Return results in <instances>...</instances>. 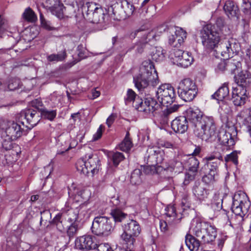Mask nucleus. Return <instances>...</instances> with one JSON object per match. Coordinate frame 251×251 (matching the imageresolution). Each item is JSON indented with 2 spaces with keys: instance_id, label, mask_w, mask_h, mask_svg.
<instances>
[{
  "instance_id": "nucleus-10",
  "label": "nucleus",
  "mask_w": 251,
  "mask_h": 251,
  "mask_svg": "<svg viewBox=\"0 0 251 251\" xmlns=\"http://www.w3.org/2000/svg\"><path fill=\"white\" fill-rule=\"evenodd\" d=\"M21 123L22 125L17 122L2 124L0 126V133H3V137L16 140L22 135L24 131V122Z\"/></svg>"
},
{
  "instance_id": "nucleus-23",
  "label": "nucleus",
  "mask_w": 251,
  "mask_h": 251,
  "mask_svg": "<svg viewBox=\"0 0 251 251\" xmlns=\"http://www.w3.org/2000/svg\"><path fill=\"white\" fill-rule=\"evenodd\" d=\"M23 117L32 127L35 126L40 120V113L33 109H28L23 111L21 113V118Z\"/></svg>"
},
{
  "instance_id": "nucleus-28",
  "label": "nucleus",
  "mask_w": 251,
  "mask_h": 251,
  "mask_svg": "<svg viewBox=\"0 0 251 251\" xmlns=\"http://www.w3.org/2000/svg\"><path fill=\"white\" fill-rule=\"evenodd\" d=\"M224 11L229 18H238L239 10L237 5L234 2L227 0L224 6Z\"/></svg>"
},
{
  "instance_id": "nucleus-64",
  "label": "nucleus",
  "mask_w": 251,
  "mask_h": 251,
  "mask_svg": "<svg viewBox=\"0 0 251 251\" xmlns=\"http://www.w3.org/2000/svg\"><path fill=\"white\" fill-rule=\"evenodd\" d=\"M97 251H111L112 249L110 246L107 243H101L97 245Z\"/></svg>"
},
{
  "instance_id": "nucleus-20",
  "label": "nucleus",
  "mask_w": 251,
  "mask_h": 251,
  "mask_svg": "<svg viewBox=\"0 0 251 251\" xmlns=\"http://www.w3.org/2000/svg\"><path fill=\"white\" fill-rule=\"evenodd\" d=\"M209 225L208 223L202 221L199 218H196L191 221L190 230L196 236L201 238Z\"/></svg>"
},
{
  "instance_id": "nucleus-9",
  "label": "nucleus",
  "mask_w": 251,
  "mask_h": 251,
  "mask_svg": "<svg viewBox=\"0 0 251 251\" xmlns=\"http://www.w3.org/2000/svg\"><path fill=\"white\" fill-rule=\"evenodd\" d=\"M156 96L158 101L163 105L171 104L176 98L174 88L170 84L160 85L156 92Z\"/></svg>"
},
{
  "instance_id": "nucleus-47",
  "label": "nucleus",
  "mask_w": 251,
  "mask_h": 251,
  "mask_svg": "<svg viewBox=\"0 0 251 251\" xmlns=\"http://www.w3.org/2000/svg\"><path fill=\"white\" fill-rule=\"evenodd\" d=\"M221 50L219 51L221 53L222 59L223 60H228L233 57L234 53L232 48H221Z\"/></svg>"
},
{
  "instance_id": "nucleus-56",
  "label": "nucleus",
  "mask_w": 251,
  "mask_h": 251,
  "mask_svg": "<svg viewBox=\"0 0 251 251\" xmlns=\"http://www.w3.org/2000/svg\"><path fill=\"white\" fill-rule=\"evenodd\" d=\"M91 53L88 50L87 48H78L77 50V54L79 59L77 61H79L81 59H84L89 56Z\"/></svg>"
},
{
  "instance_id": "nucleus-63",
  "label": "nucleus",
  "mask_w": 251,
  "mask_h": 251,
  "mask_svg": "<svg viewBox=\"0 0 251 251\" xmlns=\"http://www.w3.org/2000/svg\"><path fill=\"white\" fill-rule=\"evenodd\" d=\"M41 217L40 223L42 224L44 222L49 221L51 219V213L49 210H45L41 213Z\"/></svg>"
},
{
  "instance_id": "nucleus-11",
  "label": "nucleus",
  "mask_w": 251,
  "mask_h": 251,
  "mask_svg": "<svg viewBox=\"0 0 251 251\" xmlns=\"http://www.w3.org/2000/svg\"><path fill=\"white\" fill-rule=\"evenodd\" d=\"M134 107L136 109L146 114L153 113L160 106L156 100L151 97H147L144 100L137 98Z\"/></svg>"
},
{
  "instance_id": "nucleus-4",
  "label": "nucleus",
  "mask_w": 251,
  "mask_h": 251,
  "mask_svg": "<svg viewBox=\"0 0 251 251\" xmlns=\"http://www.w3.org/2000/svg\"><path fill=\"white\" fill-rule=\"evenodd\" d=\"M167 30L171 34L168 36L169 44L173 47H178L182 45L184 39L186 38V32L182 28L171 26L168 27L166 25H162L157 28L156 34L162 33Z\"/></svg>"
},
{
  "instance_id": "nucleus-43",
  "label": "nucleus",
  "mask_w": 251,
  "mask_h": 251,
  "mask_svg": "<svg viewBox=\"0 0 251 251\" xmlns=\"http://www.w3.org/2000/svg\"><path fill=\"white\" fill-rule=\"evenodd\" d=\"M23 17L25 20L31 23L35 22L37 19L35 13L29 7L25 9L23 14Z\"/></svg>"
},
{
  "instance_id": "nucleus-17",
  "label": "nucleus",
  "mask_w": 251,
  "mask_h": 251,
  "mask_svg": "<svg viewBox=\"0 0 251 251\" xmlns=\"http://www.w3.org/2000/svg\"><path fill=\"white\" fill-rule=\"evenodd\" d=\"M204 117H208L203 116L202 112L199 109L189 108L187 111V120L189 122L190 126L193 128L194 131L195 128L201 125Z\"/></svg>"
},
{
  "instance_id": "nucleus-48",
  "label": "nucleus",
  "mask_w": 251,
  "mask_h": 251,
  "mask_svg": "<svg viewBox=\"0 0 251 251\" xmlns=\"http://www.w3.org/2000/svg\"><path fill=\"white\" fill-rule=\"evenodd\" d=\"M63 6L60 4V2L55 6L49 8L53 15H55L58 18H62L63 17Z\"/></svg>"
},
{
  "instance_id": "nucleus-5",
  "label": "nucleus",
  "mask_w": 251,
  "mask_h": 251,
  "mask_svg": "<svg viewBox=\"0 0 251 251\" xmlns=\"http://www.w3.org/2000/svg\"><path fill=\"white\" fill-rule=\"evenodd\" d=\"M216 126L212 117H204L200 126L194 129V134L202 140L207 141L216 135Z\"/></svg>"
},
{
  "instance_id": "nucleus-54",
  "label": "nucleus",
  "mask_w": 251,
  "mask_h": 251,
  "mask_svg": "<svg viewBox=\"0 0 251 251\" xmlns=\"http://www.w3.org/2000/svg\"><path fill=\"white\" fill-rule=\"evenodd\" d=\"M65 57L66 52L65 51H63V52L60 54H53L48 56V59L50 61H61L65 59Z\"/></svg>"
},
{
  "instance_id": "nucleus-18",
  "label": "nucleus",
  "mask_w": 251,
  "mask_h": 251,
  "mask_svg": "<svg viewBox=\"0 0 251 251\" xmlns=\"http://www.w3.org/2000/svg\"><path fill=\"white\" fill-rule=\"evenodd\" d=\"M75 246L79 250L95 249L97 246L96 238L91 235L80 236L75 239Z\"/></svg>"
},
{
  "instance_id": "nucleus-59",
  "label": "nucleus",
  "mask_w": 251,
  "mask_h": 251,
  "mask_svg": "<svg viewBox=\"0 0 251 251\" xmlns=\"http://www.w3.org/2000/svg\"><path fill=\"white\" fill-rule=\"evenodd\" d=\"M40 20L41 26L44 29L48 30H52L54 29V27L50 25V22L47 21L42 14H40Z\"/></svg>"
},
{
  "instance_id": "nucleus-51",
  "label": "nucleus",
  "mask_w": 251,
  "mask_h": 251,
  "mask_svg": "<svg viewBox=\"0 0 251 251\" xmlns=\"http://www.w3.org/2000/svg\"><path fill=\"white\" fill-rule=\"evenodd\" d=\"M242 126H244L251 137V109L249 111L248 116L244 119Z\"/></svg>"
},
{
  "instance_id": "nucleus-35",
  "label": "nucleus",
  "mask_w": 251,
  "mask_h": 251,
  "mask_svg": "<svg viewBox=\"0 0 251 251\" xmlns=\"http://www.w3.org/2000/svg\"><path fill=\"white\" fill-rule=\"evenodd\" d=\"M185 243L191 251H198L200 246L199 240L189 234L185 237Z\"/></svg>"
},
{
  "instance_id": "nucleus-14",
  "label": "nucleus",
  "mask_w": 251,
  "mask_h": 251,
  "mask_svg": "<svg viewBox=\"0 0 251 251\" xmlns=\"http://www.w3.org/2000/svg\"><path fill=\"white\" fill-rule=\"evenodd\" d=\"M149 159L151 161H155L156 164L160 165L162 168L168 169L169 166L166 164L165 159V152L163 150L157 147H149L147 150Z\"/></svg>"
},
{
  "instance_id": "nucleus-61",
  "label": "nucleus",
  "mask_w": 251,
  "mask_h": 251,
  "mask_svg": "<svg viewBox=\"0 0 251 251\" xmlns=\"http://www.w3.org/2000/svg\"><path fill=\"white\" fill-rule=\"evenodd\" d=\"M205 159L208 161L207 163H211L213 162L218 161L220 164V161L223 160V157L221 155L216 156L215 155H210L206 156Z\"/></svg>"
},
{
  "instance_id": "nucleus-50",
  "label": "nucleus",
  "mask_w": 251,
  "mask_h": 251,
  "mask_svg": "<svg viewBox=\"0 0 251 251\" xmlns=\"http://www.w3.org/2000/svg\"><path fill=\"white\" fill-rule=\"evenodd\" d=\"M76 208V209H79V212L78 214L79 221L88 218L89 214L87 210L88 208L85 205H81L79 206Z\"/></svg>"
},
{
  "instance_id": "nucleus-36",
  "label": "nucleus",
  "mask_w": 251,
  "mask_h": 251,
  "mask_svg": "<svg viewBox=\"0 0 251 251\" xmlns=\"http://www.w3.org/2000/svg\"><path fill=\"white\" fill-rule=\"evenodd\" d=\"M167 50L163 48H154V50L151 52V58L152 60L159 62L164 60L165 57L168 56Z\"/></svg>"
},
{
  "instance_id": "nucleus-53",
  "label": "nucleus",
  "mask_w": 251,
  "mask_h": 251,
  "mask_svg": "<svg viewBox=\"0 0 251 251\" xmlns=\"http://www.w3.org/2000/svg\"><path fill=\"white\" fill-rule=\"evenodd\" d=\"M181 205L184 209L190 208L191 207V202L189 195L185 193L183 195L181 199Z\"/></svg>"
},
{
  "instance_id": "nucleus-40",
  "label": "nucleus",
  "mask_w": 251,
  "mask_h": 251,
  "mask_svg": "<svg viewBox=\"0 0 251 251\" xmlns=\"http://www.w3.org/2000/svg\"><path fill=\"white\" fill-rule=\"evenodd\" d=\"M120 6L126 16H130L134 12L133 5L127 0H122L121 2Z\"/></svg>"
},
{
  "instance_id": "nucleus-46",
  "label": "nucleus",
  "mask_w": 251,
  "mask_h": 251,
  "mask_svg": "<svg viewBox=\"0 0 251 251\" xmlns=\"http://www.w3.org/2000/svg\"><path fill=\"white\" fill-rule=\"evenodd\" d=\"M56 111L55 110H49L46 108L42 109L40 112V115L44 118L52 121L56 116Z\"/></svg>"
},
{
  "instance_id": "nucleus-55",
  "label": "nucleus",
  "mask_w": 251,
  "mask_h": 251,
  "mask_svg": "<svg viewBox=\"0 0 251 251\" xmlns=\"http://www.w3.org/2000/svg\"><path fill=\"white\" fill-rule=\"evenodd\" d=\"M125 159V157L122 153L116 152L114 153L112 156V159L114 165L117 166L120 162Z\"/></svg>"
},
{
  "instance_id": "nucleus-58",
  "label": "nucleus",
  "mask_w": 251,
  "mask_h": 251,
  "mask_svg": "<svg viewBox=\"0 0 251 251\" xmlns=\"http://www.w3.org/2000/svg\"><path fill=\"white\" fill-rule=\"evenodd\" d=\"M43 6L47 9L52 8L59 3V0H41Z\"/></svg>"
},
{
  "instance_id": "nucleus-3",
  "label": "nucleus",
  "mask_w": 251,
  "mask_h": 251,
  "mask_svg": "<svg viewBox=\"0 0 251 251\" xmlns=\"http://www.w3.org/2000/svg\"><path fill=\"white\" fill-rule=\"evenodd\" d=\"M225 22L222 18H218L215 24H207L201 31L202 45L206 47H215L220 42Z\"/></svg>"
},
{
  "instance_id": "nucleus-29",
  "label": "nucleus",
  "mask_w": 251,
  "mask_h": 251,
  "mask_svg": "<svg viewBox=\"0 0 251 251\" xmlns=\"http://www.w3.org/2000/svg\"><path fill=\"white\" fill-rule=\"evenodd\" d=\"M217 236V230L216 227L211 225H209L205 229L203 235L201 237V241L204 244H208L214 241Z\"/></svg>"
},
{
  "instance_id": "nucleus-62",
  "label": "nucleus",
  "mask_w": 251,
  "mask_h": 251,
  "mask_svg": "<svg viewBox=\"0 0 251 251\" xmlns=\"http://www.w3.org/2000/svg\"><path fill=\"white\" fill-rule=\"evenodd\" d=\"M242 10L247 15L251 14V3L249 1H244L242 5Z\"/></svg>"
},
{
  "instance_id": "nucleus-52",
  "label": "nucleus",
  "mask_w": 251,
  "mask_h": 251,
  "mask_svg": "<svg viewBox=\"0 0 251 251\" xmlns=\"http://www.w3.org/2000/svg\"><path fill=\"white\" fill-rule=\"evenodd\" d=\"M240 63L234 61L233 59H229L226 61V70L234 73L237 68L239 67Z\"/></svg>"
},
{
  "instance_id": "nucleus-6",
  "label": "nucleus",
  "mask_w": 251,
  "mask_h": 251,
  "mask_svg": "<svg viewBox=\"0 0 251 251\" xmlns=\"http://www.w3.org/2000/svg\"><path fill=\"white\" fill-rule=\"evenodd\" d=\"M179 96L185 101L192 100L197 96L198 88L195 82L189 78L180 81L177 87Z\"/></svg>"
},
{
  "instance_id": "nucleus-15",
  "label": "nucleus",
  "mask_w": 251,
  "mask_h": 251,
  "mask_svg": "<svg viewBox=\"0 0 251 251\" xmlns=\"http://www.w3.org/2000/svg\"><path fill=\"white\" fill-rule=\"evenodd\" d=\"M188 167V171L185 175L183 184L185 185H188L190 181L194 179L197 173L199 166V161L195 156L190 157L186 161Z\"/></svg>"
},
{
  "instance_id": "nucleus-57",
  "label": "nucleus",
  "mask_w": 251,
  "mask_h": 251,
  "mask_svg": "<svg viewBox=\"0 0 251 251\" xmlns=\"http://www.w3.org/2000/svg\"><path fill=\"white\" fill-rule=\"evenodd\" d=\"M179 107V105L178 104H174L173 106L167 107L163 112V116L168 118L173 113L176 112Z\"/></svg>"
},
{
  "instance_id": "nucleus-19",
  "label": "nucleus",
  "mask_w": 251,
  "mask_h": 251,
  "mask_svg": "<svg viewBox=\"0 0 251 251\" xmlns=\"http://www.w3.org/2000/svg\"><path fill=\"white\" fill-rule=\"evenodd\" d=\"M219 165V162L218 161L213 162L212 163H208L205 164L201 170L202 171V169L208 168L209 171L206 173V174L202 177V181L207 184L213 183L215 181V176L217 174L218 167Z\"/></svg>"
},
{
  "instance_id": "nucleus-60",
  "label": "nucleus",
  "mask_w": 251,
  "mask_h": 251,
  "mask_svg": "<svg viewBox=\"0 0 251 251\" xmlns=\"http://www.w3.org/2000/svg\"><path fill=\"white\" fill-rule=\"evenodd\" d=\"M7 27V23L6 20L3 16L0 15V37H2V35L6 31Z\"/></svg>"
},
{
  "instance_id": "nucleus-7",
  "label": "nucleus",
  "mask_w": 251,
  "mask_h": 251,
  "mask_svg": "<svg viewBox=\"0 0 251 251\" xmlns=\"http://www.w3.org/2000/svg\"><path fill=\"white\" fill-rule=\"evenodd\" d=\"M231 210L236 215L243 217L250 207L249 198L245 193L239 191L235 193L232 199Z\"/></svg>"
},
{
  "instance_id": "nucleus-49",
  "label": "nucleus",
  "mask_w": 251,
  "mask_h": 251,
  "mask_svg": "<svg viewBox=\"0 0 251 251\" xmlns=\"http://www.w3.org/2000/svg\"><path fill=\"white\" fill-rule=\"evenodd\" d=\"M141 170L139 169H135L131 175L130 181L133 184H137L141 181Z\"/></svg>"
},
{
  "instance_id": "nucleus-1",
  "label": "nucleus",
  "mask_w": 251,
  "mask_h": 251,
  "mask_svg": "<svg viewBox=\"0 0 251 251\" xmlns=\"http://www.w3.org/2000/svg\"><path fill=\"white\" fill-rule=\"evenodd\" d=\"M70 9H74L75 16L82 15L84 19L94 24L104 22L106 16L102 7L94 2H86L79 0L70 5Z\"/></svg>"
},
{
  "instance_id": "nucleus-42",
  "label": "nucleus",
  "mask_w": 251,
  "mask_h": 251,
  "mask_svg": "<svg viewBox=\"0 0 251 251\" xmlns=\"http://www.w3.org/2000/svg\"><path fill=\"white\" fill-rule=\"evenodd\" d=\"M222 208V204L220 202H213L208 209V212L213 217H217Z\"/></svg>"
},
{
  "instance_id": "nucleus-45",
  "label": "nucleus",
  "mask_w": 251,
  "mask_h": 251,
  "mask_svg": "<svg viewBox=\"0 0 251 251\" xmlns=\"http://www.w3.org/2000/svg\"><path fill=\"white\" fill-rule=\"evenodd\" d=\"M86 166V161L81 158L78 159L76 163L77 170L84 175H88L89 173Z\"/></svg>"
},
{
  "instance_id": "nucleus-31",
  "label": "nucleus",
  "mask_w": 251,
  "mask_h": 251,
  "mask_svg": "<svg viewBox=\"0 0 251 251\" xmlns=\"http://www.w3.org/2000/svg\"><path fill=\"white\" fill-rule=\"evenodd\" d=\"M141 231L139 224L135 220H131L126 225H125L124 232L132 234L133 236H138Z\"/></svg>"
},
{
  "instance_id": "nucleus-21",
  "label": "nucleus",
  "mask_w": 251,
  "mask_h": 251,
  "mask_svg": "<svg viewBox=\"0 0 251 251\" xmlns=\"http://www.w3.org/2000/svg\"><path fill=\"white\" fill-rule=\"evenodd\" d=\"M246 89L242 87H233L231 100L236 106H241L245 103L247 98Z\"/></svg>"
},
{
  "instance_id": "nucleus-37",
  "label": "nucleus",
  "mask_w": 251,
  "mask_h": 251,
  "mask_svg": "<svg viewBox=\"0 0 251 251\" xmlns=\"http://www.w3.org/2000/svg\"><path fill=\"white\" fill-rule=\"evenodd\" d=\"M169 50L168 51V56L171 59L173 60L174 63L176 64L177 60L180 59L181 56L185 52L178 48H168Z\"/></svg>"
},
{
  "instance_id": "nucleus-26",
  "label": "nucleus",
  "mask_w": 251,
  "mask_h": 251,
  "mask_svg": "<svg viewBox=\"0 0 251 251\" xmlns=\"http://www.w3.org/2000/svg\"><path fill=\"white\" fill-rule=\"evenodd\" d=\"M192 192L194 196L199 200L203 201L207 199L209 194V190L199 182H196L193 186Z\"/></svg>"
},
{
  "instance_id": "nucleus-24",
  "label": "nucleus",
  "mask_w": 251,
  "mask_h": 251,
  "mask_svg": "<svg viewBox=\"0 0 251 251\" xmlns=\"http://www.w3.org/2000/svg\"><path fill=\"white\" fill-rule=\"evenodd\" d=\"M165 210V219L169 225H174L180 221L181 215L176 213V207L174 205H168Z\"/></svg>"
},
{
  "instance_id": "nucleus-13",
  "label": "nucleus",
  "mask_w": 251,
  "mask_h": 251,
  "mask_svg": "<svg viewBox=\"0 0 251 251\" xmlns=\"http://www.w3.org/2000/svg\"><path fill=\"white\" fill-rule=\"evenodd\" d=\"M237 134L234 126L228 127L226 129H222L220 131L218 135L219 140L221 144L230 148L234 145Z\"/></svg>"
},
{
  "instance_id": "nucleus-22",
  "label": "nucleus",
  "mask_w": 251,
  "mask_h": 251,
  "mask_svg": "<svg viewBox=\"0 0 251 251\" xmlns=\"http://www.w3.org/2000/svg\"><path fill=\"white\" fill-rule=\"evenodd\" d=\"M171 127L176 133H184L188 129V122L185 116L176 117L172 121Z\"/></svg>"
},
{
  "instance_id": "nucleus-8",
  "label": "nucleus",
  "mask_w": 251,
  "mask_h": 251,
  "mask_svg": "<svg viewBox=\"0 0 251 251\" xmlns=\"http://www.w3.org/2000/svg\"><path fill=\"white\" fill-rule=\"evenodd\" d=\"M112 220L104 216L96 217L93 222L92 229L98 235L108 236L113 230Z\"/></svg>"
},
{
  "instance_id": "nucleus-16",
  "label": "nucleus",
  "mask_w": 251,
  "mask_h": 251,
  "mask_svg": "<svg viewBox=\"0 0 251 251\" xmlns=\"http://www.w3.org/2000/svg\"><path fill=\"white\" fill-rule=\"evenodd\" d=\"M79 209L73 208L69 207L68 206L63 209L62 213L58 214L54 217H59L61 223H65V222L72 223H77L79 221L78 214Z\"/></svg>"
},
{
  "instance_id": "nucleus-44",
  "label": "nucleus",
  "mask_w": 251,
  "mask_h": 251,
  "mask_svg": "<svg viewBox=\"0 0 251 251\" xmlns=\"http://www.w3.org/2000/svg\"><path fill=\"white\" fill-rule=\"evenodd\" d=\"M241 154L239 151H234L225 157L226 162H231L235 165L238 164V155Z\"/></svg>"
},
{
  "instance_id": "nucleus-2",
  "label": "nucleus",
  "mask_w": 251,
  "mask_h": 251,
  "mask_svg": "<svg viewBox=\"0 0 251 251\" xmlns=\"http://www.w3.org/2000/svg\"><path fill=\"white\" fill-rule=\"evenodd\" d=\"M135 85L139 90L148 86L155 87L159 83L157 71L151 61H145L140 68V74L134 77Z\"/></svg>"
},
{
  "instance_id": "nucleus-33",
  "label": "nucleus",
  "mask_w": 251,
  "mask_h": 251,
  "mask_svg": "<svg viewBox=\"0 0 251 251\" xmlns=\"http://www.w3.org/2000/svg\"><path fill=\"white\" fill-rule=\"evenodd\" d=\"M229 97V89L226 84L224 83L218 90L212 95L213 99L218 100H223Z\"/></svg>"
},
{
  "instance_id": "nucleus-25",
  "label": "nucleus",
  "mask_w": 251,
  "mask_h": 251,
  "mask_svg": "<svg viewBox=\"0 0 251 251\" xmlns=\"http://www.w3.org/2000/svg\"><path fill=\"white\" fill-rule=\"evenodd\" d=\"M237 87L245 88L251 83V74L246 71H242L234 76Z\"/></svg>"
},
{
  "instance_id": "nucleus-39",
  "label": "nucleus",
  "mask_w": 251,
  "mask_h": 251,
  "mask_svg": "<svg viewBox=\"0 0 251 251\" xmlns=\"http://www.w3.org/2000/svg\"><path fill=\"white\" fill-rule=\"evenodd\" d=\"M137 98H140L136 93L130 89L127 90L126 96L125 97V102L126 105H128L130 103L132 104L133 106L134 107L135 101Z\"/></svg>"
},
{
  "instance_id": "nucleus-12",
  "label": "nucleus",
  "mask_w": 251,
  "mask_h": 251,
  "mask_svg": "<svg viewBox=\"0 0 251 251\" xmlns=\"http://www.w3.org/2000/svg\"><path fill=\"white\" fill-rule=\"evenodd\" d=\"M59 217H54L51 221V224L56 227L57 229L62 232L66 231L67 235L70 237H74L77 232L78 230L77 223H61Z\"/></svg>"
},
{
  "instance_id": "nucleus-27",
  "label": "nucleus",
  "mask_w": 251,
  "mask_h": 251,
  "mask_svg": "<svg viewBox=\"0 0 251 251\" xmlns=\"http://www.w3.org/2000/svg\"><path fill=\"white\" fill-rule=\"evenodd\" d=\"M99 159L97 155L89 154L87 161V167L89 173H91L92 176L98 173L100 169Z\"/></svg>"
},
{
  "instance_id": "nucleus-38",
  "label": "nucleus",
  "mask_w": 251,
  "mask_h": 251,
  "mask_svg": "<svg viewBox=\"0 0 251 251\" xmlns=\"http://www.w3.org/2000/svg\"><path fill=\"white\" fill-rule=\"evenodd\" d=\"M110 215L113 218L115 223L122 222L127 216V214L124 213L119 209H112Z\"/></svg>"
},
{
  "instance_id": "nucleus-34",
  "label": "nucleus",
  "mask_w": 251,
  "mask_h": 251,
  "mask_svg": "<svg viewBox=\"0 0 251 251\" xmlns=\"http://www.w3.org/2000/svg\"><path fill=\"white\" fill-rule=\"evenodd\" d=\"M1 137V144L2 148L5 151L11 150L13 148H19L18 145L13 143V141L16 140L11 138L3 137V133H0Z\"/></svg>"
},
{
  "instance_id": "nucleus-30",
  "label": "nucleus",
  "mask_w": 251,
  "mask_h": 251,
  "mask_svg": "<svg viewBox=\"0 0 251 251\" xmlns=\"http://www.w3.org/2000/svg\"><path fill=\"white\" fill-rule=\"evenodd\" d=\"M137 236H133L132 234L123 232L121 235V239L124 248L127 251H133Z\"/></svg>"
},
{
  "instance_id": "nucleus-41",
  "label": "nucleus",
  "mask_w": 251,
  "mask_h": 251,
  "mask_svg": "<svg viewBox=\"0 0 251 251\" xmlns=\"http://www.w3.org/2000/svg\"><path fill=\"white\" fill-rule=\"evenodd\" d=\"M129 135V133L128 132L123 141L119 145V148L122 151H128L132 147V143Z\"/></svg>"
},
{
  "instance_id": "nucleus-32",
  "label": "nucleus",
  "mask_w": 251,
  "mask_h": 251,
  "mask_svg": "<svg viewBox=\"0 0 251 251\" xmlns=\"http://www.w3.org/2000/svg\"><path fill=\"white\" fill-rule=\"evenodd\" d=\"M193 61L194 59L191 53L188 51H185L180 59L177 60L176 64L178 66L185 68L190 66Z\"/></svg>"
}]
</instances>
